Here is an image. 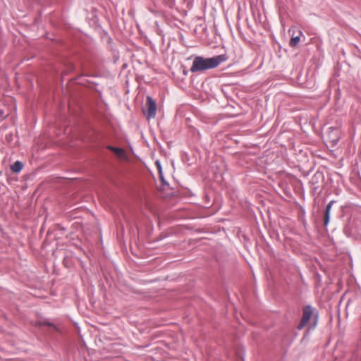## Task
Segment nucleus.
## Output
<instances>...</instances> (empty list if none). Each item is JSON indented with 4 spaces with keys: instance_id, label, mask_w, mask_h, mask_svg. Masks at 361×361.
<instances>
[{
    "instance_id": "423d86ee",
    "label": "nucleus",
    "mask_w": 361,
    "mask_h": 361,
    "mask_svg": "<svg viewBox=\"0 0 361 361\" xmlns=\"http://www.w3.org/2000/svg\"><path fill=\"white\" fill-rule=\"evenodd\" d=\"M23 164L19 161H16L13 165H11V169L14 173H18L23 169Z\"/></svg>"
},
{
    "instance_id": "6e6552de",
    "label": "nucleus",
    "mask_w": 361,
    "mask_h": 361,
    "mask_svg": "<svg viewBox=\"0 0 361 361\" xmlns=\"http://www.w3.org/2000/svg\"><path fill=\"white\" fill-rule=\"evenodd\" d=\"M156 165H157V169L159 171V176H160V178L161 180H163V177H162V171H161V164L159 161H157L156 162Z\"/></svg>"
},
{
    "instance_id": "0eeeda50",
    "label": "nucleus",
    "mask_w": 361,
    "mask_h": 361,
    "mask_svg": "<svg viewBox=\"0 0 361 361\" xmlns=\"http://www.w3.org/2000/svg\"><path fill=\"white\" fill-rule=\"evenodd\" d=\"M299 42H300V37H298V36L293 37H291V39L290 40L289 44L290 47H295L298 45Z\"/></svg>"
},
{
    "instance_id": "20e7f679",
    "label": "nucleus",
    "mask_w": 361,
    "mask_h": 361,
    "mask_svg": "<svg viewBox=\"0 0 361 361\" xmlns=\"http://www.w3.org/2000/svg\"><path fill=\"white\" fill-rule=\"evenodd\" d=\"M107 149L115 154V155L121 160H127L128 155L123 148L115 147L111 145L107 146Z\"/></svg>"
},
{
    "instance_id": "f257e3e1",
    "label": "nucleus",
    "mask_w": 361,
    "mask_h": 361,
    "mask_svg": "<svg viewBox=\"0 0 361 361\" xmlns=\"http://www.w3.org/2000/svg\"><path fill=\"white\" fill-rule=\"evenodd\" d=\"M226 59L227 57L225 55H219L212 58L195 56L193 59L190 71L192 73L202 72L208 69L214 68L221 63L226 61Z\"/></svg>"
},
{
    "instance_id": "f03ea898",
    "label": "nucleus",
    "mask_w": 361,
    "mask_h": 361,
    "mask_svg": "<svg viewBox=\"0 0 361 361\" xmlns=\"http://www.w3.org/2000/svg\"><path fill=\"white\" fill-rule=\"evenodd\" d=\"M312 310L311 307L306 306L303 308L302 317L300 324L298 326V329H302L307 325V324L309 322V321L312 317Z\"/></svg>"
},
{
    "instance_id": "7ed1b4c3",
    "label": "nucleus",
    "mask_w": 361,
    "mask_h": 361,
    "mask_svg": "<svg viewBox=\"0 0 361 361\" xmlns=\"http://www.w3.org/2000/svg\"><path fill=\"white\" fill-rule=\"evenodd\" d=\"M147 118H154L157 114V104L150 97L147 98Z\"/></svg>"
},
{
    "instance_id": "39448f33",
    "label": "nucleus",
    "mask_w": 361,
    "mask_h": 361,
    "mask_svg": "<svg viewBox=\"0 0 361 361\" xmlns=\"http://www.w3.org/2000/svg\"><path fill=\"white\" fill-rule=\"evenodd\" d=\"M334 202L331 201L326 206L324 216V225L326 226L328 225L330 220V212Z\"/></svg>"
}]
</instances>
